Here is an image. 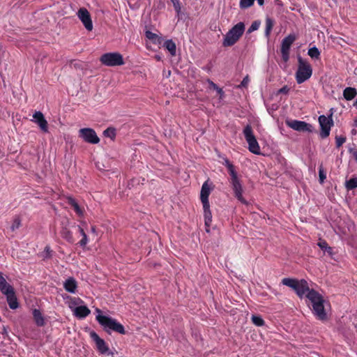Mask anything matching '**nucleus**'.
<instances>
[{
	"label": "nucleus",
	"mask_w": 357,
	"mask_h": 357,
	"mask_svg": "<svg viewBox=\"0 0 357 357\" xmlns=\"http://www.w3.org/2000/svg\"><path fill=\"white\" fill-rule=\"evenodd\" d=\"M354 106H357V98H356V102H354Z\"/></svg>",
	"instance_id": "6e6d98bb"
},
{
	"label": "nucleus",
	"mask_w": 357,
	"mask_h": 357,
	"mask_svg": "<svg viewBox=\"0 0 357 357\" xmlns=\"http://www.w3.org/2000/svg\"><path fill=\"white\" fill-rule=\"evenodd\" d=\"M228 172L231 176L229 182L237 181L240 180L234 166L229 167V168L228 169Z\"/></svg>",
	"instance_id": "7c9ffc66"
},
{
	"label": "nucleus",
	"mask_w": 357,
	"mask_h": 357,
	"mask_svg": "<svg viewBox=\"0 0 357 357\" xmlns=\"http://www.w3.org/2000/svg\"><path fill=\"white\" fill-rule=\"evenodd\" d=\"M33 316L34 321L38 326H43L45 325L44 318L39 310H33Z\"/></svg>",
	"instance_id": "5701e85b"
},
{
	"label": "nucleus",
	"mask_w": 357,
	"mask_h": 357,
	"mask_svg": "<svg viewBox=\"0 0 357 357\" xmlns=\"http://www.w3.org/2000/svg\"><path fill=\"white\" fill-rule=\"evenodd\" d=\"M77 15L85 29L89 31H92L93 28V22L89 10L86 8H80L77 11Z\"/></svg>",
	"instance_id": "4468645a"
},
{
	"label": "nucleus",
	"mask_w": 357,
	"mask_h": 357,
	"mask_svg": "<svg viewBox=\"0 0 357 357\" xmlns=\"http://www.w3.org/2000/svg\"><path fill=\"white\" fill-rule=\"evenodd\" d=\"M91 232L95 233L96 232V227H91Z\"/></svg>",
	"instance_id": "864d4df0"
},
{
	"label": "nucleus",
	"mask_w": 357,
	"mask_h": 357,
	"mask_svg": "<svg viewBox=\"0 0 357 357\" xmlns=\"http://www.w3.org/2000/svg\"><path fill=\"white\" fill-rule=\"evenodd\" d=\"M0 291L6 296L15 291L14 288L6 282L2 273H0Z\"/></svg>",
	"instance_id": "f3484780"
},
{
	"label": "nucleus",
	"mask_w": 357,
	"mask_h": 357,
	"mask_svg": "<svg viewBox=\"0 0 357 357\" xmlns=\"http://www.w3.org/2000/svg\"><path fill=\"white\" fill-rule=\"evenodd\" d=\"M306 297L312 303V310L314 315L319 320H326L327 319L326 312L324 309L325 300L323 296L317 291L312 289Z\"/></svg>",
	"instance_id": "f03ea898"
},
{
	"label": "nucleus",
	"mask_w": 357,
	"mask_h": 357,
	"mask_svg": "<svg viewBox=\"0 0 357 357\" xmlns=\"http://www.w3.org/2000/svg\"><path fill=\"white\" fill-rule=\"evenodd\" d=\"M209 84L211 86L218 92L220 97H222L224 95L223 90L221 88H220L216 84H215L212 81H209Z\"/></svg>",
	"instance_id": "a19ab883"
},
{
	"label": "nucleus",
	"mask_w": 357,
	"mask_h": 357,
	"mask_svg": "<svg viewBox=\"0 0 357 357\" xmlns=\"http://www.w3.org/2000/svg\"><path fill=\"white\" fill-rule=\"evenodd\" d=\"M298 66L296 73V79L298 84H302L312 76V68L311 65L300 56L298 57Z\"/></svg>",
	"instance_id": "39448f33"
},
{
	"label": "nucleus",
	"mask_w": 357,
	"mask_h": 357,
	"mask_svg": "<svg viewBox=\"0 0 357 357\" xmlns=\"http://www.w3.org/2000/svg\"><path fill=\"white\" fill-rule=\"evenodd\" d=\"M357 95V91L355 88L347 87L343 91L344 98L347 100H351L354 99Z\"/></svg>",
	"instance_id": "4be33fe9"
},
{
	"label": "nucleus",
	"mask_w": 357,
	"mask_h": 357,
	"mask_svg": "<svg viewBox=\"0 0 357 357\" xmlns=\"http://www.w3.org/2000/svg\"><path fill=\"white\" fill-rule=\"evenodd\" d=\"M346 142V137L344 136H336L335 144L336 147L340 148Z\"/></svg>",
	"instance_id": "ea45409f"
},
{
	"label": "nucleus",
	"mask_w": 357,
	"mask_h": 357,
	"mask_svg": "<svg viewBox=\"0 0 357 357\" xmlns=\"http://www.w3.org/2000/svg\"><path fill=\"white\" fill-rule=\"evenodd\" d=\"M229 183L234 191V197L242 204H247V201L243 197V189L241 180Z\"/></svg>",
	"instance_id": "2eb2a0df"
},
{
	"label": "nucleus",
	"mask_w": 357,
	"mask_h": 357,
	"mask_svg": "<svg viewBox=\"0 0 357 357\" xmlns=\"http://www.w3.org/2000/svg\"><path fill=\"white\" fill-rule=\"evenodd\" d=\"M261 24V22L259 20H255L252 22V24L249 27L248 30V33H250L256 30H257L259 28V26Z\"/></svg>",
	"instance_id": "4c0bfd02"
},
{
	"label": "nucleus",
	"mask_w": 357,
	"mask_h": 357,
	"mask_svg": "<svg viewBox=\"0 0 357 357\" xmlns=\"http://www.w3.org/2000/svg\"><path fill=\"white\" fill-rule=\"evenodd\" d=\"M103 135L105 137H109L114 140L116 137V129L113 127H109L103 131Z\"/></svg>",
	"instance_id": "c756f323"
},
{
	"label": "nucleus",
	"mask_w": 357,
	"mask_h": 357,
	"mask_svg": "<svg viewBox=\"0 0 357 357\" xmlns=\"http://www.w3.org/2000/svg\"><path fill=\"white\" fill-rule=\"evenodd\" d=\"M89 335L92 340L95 342L96 349L100 354L114 356V353L109 350V348L106 344L105 341L100 337V336L94 331H91L89 333Z\"/></svg>",
	"instance_id": "1a4fd4ad"
},
{
	"label": "nucleus",
	"mask_w": 357,
	"mask_h": 357,
	"mask_svg": "<svg viewBox=\"0 0 357 357\" xmlns=\"http://www.w3.org/2000/svg\"><path fill=\"white\" fill-rule=\"evenodd\" d=\"M228 172L231 176L229 182L237 181L240 180L234 166L229 167V168L228 169Z\"/></svg>",
	"instance_id": "2f4dec72"
},
{
	"label": "nucleus",
	"mask_w": 357,
	"mask_h": 357,
	"mask_svg": "<svg viewBox=\"0 0 357 357\" xmlns=\"http://www.w3.org/2000/svg\"><path fill=\"white\" fill-rule=\"evenodd\" d=\"M332 116L333 113H331L328 116H326L325 115H320L318 118L319 123L321 128L319 135L321 139H325L330 135L331 128L334 125Z\"/></svg>",
	"instance_id": "6e6552de"
},
{
	"label": "nucleus",
	"mask_w": 357,
	"mask_h": 357,
	"mask_svg": "<svg viewBox=\"0 0 357 357\" xmlns=\"http://www.w3.org/2000/svg\"><path fill=\"white\" fill-rule=\"evenodd\" d=\"M223 160H224V162L222 164L224 165H225L227 167V169H229V167L234 166V165L230 162V161L229 160V159L227 158H223Z\"/></svg>",
	"instance_id": "49530a36"
},
{
	"label": "nucleus",
	"mask_w": 357,
	"mask_h": 357,
	"mask_svg": "<svg viewBox=\"0 0 357 357\" xmlns=\"http://www.w3.org/2000/svg\"><path fill=\"white\" fill-rule=\"evenodd\" d=\"M64 289L70 293H75L77 283L74 278H68L63 283Z\"/></svg>",
	"instance_id": "6ab92c4d"
},
{
	"label": "nucleus",
	"mask_w": 357,
	"mask_h": 357,
	"mask_svg": "<svg viewBox=\"0 0 357 357\" xmlns=\"http://www.w3.org/2000/svg\"><path fill=\"white\" fill-rule=\"evenodd\" d=\"M33 117L34 119V122L38 125L41 130L44 132H47L48 124L43 114L41 112L38 111L33 114Z\"/></svg>",
	"instance_id": "dca6fc26"
},
{
	"label": "nucleus",
	"mask_w": 357,
	"mask_h": 357,
	"mask_svg": "<svg viewBox=\"0 0 357 357\" xmlns=\"http://www.w3.org/2000/svg\"><path fill=\"white\" fill-rule=\"evenodd\" d=\"M73 312L76 317L79 319H84L91 313V310L86 305H81L76 307L74 309Z\"/></svg>",
	"instance_id": "a211bd4d"
},
{
	"label": "nucleus",
	"mask_w": 357,
	"mask_h": 357,
	"mask_svg": "<svg viewBox=\"0 0 357 357\" xmlns=\"http://www.w3.org/2000/svg\"><path fill=\"white\" fill-rule=\"evenodd\" d=\"M286 125L298 132H313L314 127L312 124L298 120H286Z\"/></svg>",
	"instance_id": "9b49d317"
},
{
	"label": "nucleus",
	"mask_w": 357,
	"mask_h": 357,
	"mask_svg": "<svg viewBox=\"0 0 357 357\" xmlns=\"http://www.w3.org/2000/svg\"><path fill=\"white\" fill-rule=\"evenodd\" d=\"M100 61L107 66H116L124 64L123 56L119 52L105 53L100 56Z\"/></svg>",
	"instance_id": "0eeeda50"
},
{
	"label": "nucleus",
	"mask_w": 357,
	"mask_h": 357,
	"mask_svg": "<svg viewBox=\"0 0 357 357\" xmlns=\"http://www.w3.org/2000/svg\"><path fill=\"white\" fill-rule=\"evenodd\" d=\"M296 40V36L294 33H290L282 40L280 52L282 59L284 62L289 59V50L291 45Z\"/></svg>",
	"instance_id": "9d476101"
},
{
	"label": "nucleus",
	"mask_w": 357,
	"mask_h": 357,
	"mask_svg": "<svg viewBox=\"0 0 357 357\" xmlns=\"http://www.w3.org/2000/svg\"><path fill=\"white\" fill-rule=\"evenodd\" d=\"M317 245L324 251H326L329 247L326 241H319Z\"/></svg>",
	"instance_id": "37998d69"
},
{
	"label": "nucleus",
	"mask_w": 357,
	"mask_h": 357,
	"mask_svg": "<svg viewBox=\"0 0 357 357\" xmlns=\"http://www.w3.org/2000/svg\"><path fill=\"white\" fill-rule=\"evenodd\" d=\"M61 235L68 243H73L75 242L72 232L67 227H64L62 228Z\"/></svg>",
	"instance_id": "b1692460"
},
{
	"label": "nucleus",
	"mask_w": 357,
	"mask_h": 357,
	"mask_svg": "<svg viewBox=\"0 0 357 357\" xmlns=\"http://www.w3.org/2000/svg\"><path fill=\"white\" fill-rule=\"evenodd\" d=\"M254 3V0H240V8L241 9H245L251 6H252Z\"/></svg>",
	"instance_id": "e433bc0d"
},
{
	"label": "nucleus",
	"mask_w": 357,
	"mask_h": 357,
	"mask_svg": "<svg viewBox=\"0 0 357 357\" xmlns=\"http://www.w3.org/2000/svg\"><path fill=\"white\" fill-rule=\"evenodd\" d=\"M273 26H274V21L270 17H266V29H265V36L266 38H269Z\"/></svg>",
	"instance_id": "cd10ccee"
},
{
	"label": "nucleus",
	"mask_w": 357,
	"mask_h": 357,
	"mask_svg": "<svg viewBox=\"0 0 357 357\" xmlns=\"http://www.w3.org/2000/svg\"><path fill=\"white\" fill-rule=\"evenodd\" d=\"M345 187L349 190L357 188V178H351L347 181L345 183Z\"/></svg>",
	"instance_id": "473e14b6"
},
{
	"label": "nucleus",
	"mask_w": 357,
	"mask_h": 357,
	"mask_svg": "<svg viewBox=\"0 0 357 357\" xmlns=\"http://www.w3.org/2000/svg\"><path fill=\"white\" fill-rule=\"evenodd\" d=\"M171 54L172 56L176 55V47L175 43L172 40H167L163 45Z\"/></svg>",
	"instance_id": "bb28decb"
},
{
	"label": "nucleus",
	"mask_w": 357,
	"mask_h": 357,
	"mask_svg": "<svg viewBox=\"0 0 357 357\" xmlns=\"http://www.w3.org/2000/svg\"><path fill=\"white\" fill-rule=\"evenodd\" d=\"M70 66H73L75 68H82L81 63L76 61L75 60L70 61Z\"/></svg>",
	"instance_id": "a18cd8bd"
},
{
	"label": "nucleus",
	"mask_w": 357,
	"mask_h": 357,
	"mask_svg": "<svg viewBox=\"0 0 357 357\" xmlns=\"http://www.w3.org/2000/svg\"><path fill=\"white\" fill-rule=\"evenodd\" d=\"M51 252H52V250H50V247L46 246L45 248V255H46L45 257H48V258L50 257H51V254H50Z\"/></svg>",
	"instance_id": "8fccbe9b"
},
{
	"label": "nucleus",
	"mask_w": 357,
	"mask_h": 357,
	"mask_svg": "<svg viewBox=\"0 0 357 357\" xmlns=\"http://www.w3.org/2000/svg\"><path fill=\"white\" fill-rule=\"evenodd\" d=\"M203 209L204 213L205 225L206 227H209L212 222V214L210 210V204H208L207 206H203Z\"/></svg>",
	"instance_id": "393cba45"
},
{
	"label": "nucleus",
	"mask_w": 357,
	"mask_h": 357,
	"mask_svg": "<svg viewBox=\"0 0 357 357\" xmlns=\"http://www.w3.org/2000/svg\"><path fill=\"white\" fill-rule=\"evenodd\" d=\"M146 37L151 40L155 44L160 45L162 39L159 37L156 33L151 32V31H146L145 33Z\"/></svg>",
	"instance_id": "a878e982"
},
{
	"label": "nucleus",
	"mask_w": 357,
	"mask_h": 357,
	"mask_svg": "<svg viewBox=\"0 0 357 357\" xmlns=\"http://www.w3.org/2000/svg\"><path fill=\"white\" fill-rule=\"evenodd\" d=\"M289 91V88L287 86H284L281 89H280L278 91V93H284L287 94Z\"/></svg>",
	"instance_id": "c03bdc74"
},
{
	"label": "nucleus",
	"mask_w": 357,
	"mask_h": 357,
	"mask_svg": "<svg viewBox=\"0 0 357 357\" xmlns=\"http://www.w3.org/2000/svg\"><path fill=\"white\" fill-rule=\"evenodd\" d=\"M214 187L209 178L203 183L200 192V199L203 206H207L209 204L208 197Z\"/></svg>",
	"instance_id": "ddd939ff"
},
{
	"label": "nucleus",
	"mask_w": 357,
	"mask_h": 357,
	"mask_svg": "<svg viewBox=\"0 0 357 357\" xmlns=\"http://www.w3.org/2000/svg\"><path fill=\"white\" fill-rule=\"evenodd\" d=\"M96 312L98 313L96 319L107 334H111L112 332L121 335L126 333L124 326L116 319L109 316L102 315V311L99 308H96Z\"/></svg>",
	"instance_id": "f257e3e1"
},
{
	"label": "nucleus",
	"mask_w": 357,
	"mask_h": 357,
	"mask_svg": "<svg viewBox=\"0 0 357 357\" xmlns=\"http://www.w3.org/2000/svg\"><path fill=\"white\" fill-rule=\"evenodd\" d=\"M282 284L293 289L298 297L303 296L311 291L308 286V283L305 280H296L294 278H285L282 280Z\"/></svg>",
	"instance_id": "7ed1b4c3"
},
{
	"label": "nucleus",
	"mask_w": 357,
	"mask_h": 357,
	"mask_svg": "<svg viewBox=\"0 0 357 357\" xmlns=\"http://www.w3.org/2000/svg\"><path fill=\"white\" fill-rule=\"evenodd\" d=\"M351 134H352V135H356V130L355 129H353V130H351Z\"/></svg>",
	"instance_id": "5fc2aeb1"
},
{
	"label": "nucleus",
	"mask_w": 357,
	"mask_h": 357,
	"mask_svg": "<svg viewBox=\"0 0 357 357\" xmlns=\"http://www.w3.org/2000/svg\"><path fill=\"white\" fill-rule=\"evenodd\" d=\"M349 151L350 153H352L354 158L357 162V149H349Z\"/></svg>",
	"instance_id": "09e8293b"
},
{
	"label": "nucleus",
	"mask_w": 357,
	"mask_h": 357,
	"mask_svg": "<svg viewBox=\"0 0 357 357\" xmlns=\"http://www.w3.org/2000/svg\"><path fill=\"white\" fill-rule=\"evenodd\" d=\"M243 134L246 142L248 144V149L254 154H260V147L253 134L252 128L250 125H247L243 129Z\"/></svg>",
	"instance_id": "423d86ee"
},
{
	"label": "nucleus",
	"mask_w": 357,
	"mask_h": 357,
	"mask_svg": "<svg viewBox=\"0 0 357 357\" xmlns=\"http://www.w3.org/2000/svg\"><path fill=\"white\" fill-rule=\"evenodd\" d=\"M21 226V219L19 216H15L13 219V224L10 227V229L14 231L19 229Z\"/></svg>",
	"instance_id": "f704fd0d"
},
{
	"label": "nucleus",
	"mask_w": 357,
	"mask_h": 357,
	"mask_svg": "<svg viewBox=\"0 0 357 357\" xmlns=\"http://www.w3.org/2000/svg\"><path fill=\"white\" fill-rule=\"evenodd\" d=\"M79 136L86 142L96 144L100 142V139L96 135L95 130L92 128H82L79 130Z\"/></svg>",
	"instance_id": "f8f14e48"
},
{
	"label": "nucleus",
	"mask_w": 357,
	"mask_h": 357,
	"mask_svg": "<svg viewBox=\"0 0 357 357\" xmlns=\"http://www.w3.org/2000/svg\"><path fill=\"white\" fill-rule=\"evenodd\" d=\"M6 301L10 309L15 310L19 307V303L15 295V291L6 296Z\"/></svg>",
	"instance_id": "412c9836"
},
{
	"label": "nucleus",
	"mask_w": 357,
	"mask_h": 357,
	"mask_svg": "<svg viewBox=\"0 0 357 357\" xmlns=\"http://www.w3.org/2000/svg\"><path fill=\"white\" fill-rule=\"evenodd\" d=\"M77 230L80 233L82 236V238L79 242V244L81 247H84L88 243V237L83 228L79 225H77Z\"/></svg>",
	"instance_id": "c85d7f7f"
},
{
	"label": "nucleus",
	"mask_w": 357,
	"mask_h": 357,
	"mask_svg": "<svg viewBox=\"0 0 357 357\" xmlns=\"http://www.w3.org/2000/svg\"><path fill=\"white\" fill-rule=\"evenodd\" d=\"M171 1L173 3L174 10L176 12L177 15H179L181 10L179 0H171Z\"/></svg>",
	"instance_id": "79ce46f5"
},
{
	"label": "nucleus",
	"mask_w": 357,
	"mask_h": 357,
	"mask_svg": "<svg viewBox=\"0 0 357 357\" xmlns=\"http://www.w3.org/2000/svg\"><path fill=\"white\" fill-rule=\"evenodd\" d=\"M245 31V24L243 22H238L234 25L225 36L222 45L224 47H231L234 45L242 36Z\"/></svg>",
	"instance_id": "20e7f679"
},
{
	"label": "nucleus",
	"mask_w": 357,
	"mask_h": 357,
	"mask_svg": "<svg viewBox=\"0 0 357 357\" xmlns=\"http://www.w3.org/2000/svg\"><path fill=\"white\" fill-rule=\"evenodd\" d=\"M248 82L249 78L248 76H246L245 77L243 78L239 86L246 87L247 85L248 84Z\"/></svg>",
	"instance_id": "de8ad7c7"
},
{
	"label": "nucleus",
	"mask_w": 357,
	"mask_h": 357,
	"mask_svg": "<svg viewBox=\"0 0 357 357\" xmlns=\"http://www.w3.org/2000/svg\"><path fill=\"white\" fill-rule=\"evenodd\" d=\"M325 252H326L330 255H333V249L330 246L327 248V250Z\"/></svg>",
	"instance_id": "3c124183"
},
{
	"label": "nucleus",
	"mask_w": 357,
	"mask_h": 357,
	"mask_svg": "<svg viewBox=\"0 0 357 357\" xmlns=\"http://www.w3.org/2000/svg\"><path fill=\"white\" fill-rule=\"evenodd\" d=\"M319 176L320 183H324L325 179L326 178V174L322 165H321L319 168Z\"/></svg>",
	"instance_id": "58836bf2"
},
{
	"label": "nucleus",
	"mask_w": 357,
	"mask_h": 357,
	"mask_svg": "<svg viewBox=\"0 0 357 357\" xmlns=\"http://www.w3.org/2000/svg\"><path fill=\"white\" fill-rule=\"evenodd\" d=\"M252 321L253 324L257 326H261L264 324V319L258 315H252Z\"/></svg>",
	"instance_id": "c9c22d12"
},
{
	"label": "nucleus",
	"mask_w": 357,
	"mask_h": 357,
	"mask_svg": "<svg viewBox=\"0 0 357 357\" xmlns=\"http://www.w3.org/2000/svg\"><path fill=\"white\" fill-rule=\"evenodd\" d=\"M67 203L73 208L75 213L78 216L82 217L84 215V210L82 208L77 201L72 197H67Z\"/></svg>",
	"instance_id": "aec40b11"
},
{
	"label": "nucleus",
	"mask_w": 357,
	"mask_h": 357,
	"mask_svg": "<svg viewBox=\"0 0 357 357\" xmlns=\"http://www.w3.org/2000/svg\"><path fill=\"white\" fill-rule=\"evenodd\" d=\"M308 55L312 59H319L320 56V52L316 47H312L308 50Z\"/></svg>",
	"instance_id": "72a5a7b5"
},
{
	"label": "nucleus",
	"mask_w": 357,
	"mask_h": 357,
	"mask_svg": "<svg viewBox=\"0 0 357 357\" xmlns=\"http://www.w3.org/2000/svg\"><path fill=\"white\" fill-rule=\"evenodd\" d=\"M78 302L82 303L83 301L80 298H75L74 301H73V303L74 305H77Z\"/></svg>",
	"instance_id": "603ef678"
}]
</instances>
